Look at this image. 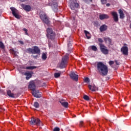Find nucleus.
I'll use <instances>...</instances> for the list:
<instances>
[{"label": "nucleus", "instance_id": "f257e3e1", "mask_svg": "<svg viewBox=\"0 0 131 131\" xmlns=\"http://www.w3.org/2000/svg\"><path fill=\"white\" fill-rule=\"evenodd\" d=\"M98 72L102 76H106L108 74V67L102 62H99L97 64Z\"/></svg>", "mask_w": 131, "mask_h": 131}, {"label": "nucleus", "instance_id": "f03ea898", "mask_svg": "<svg viewBox=\"0 0 131 131\" xmlns=\"http://www.w3.org/2000/svg\"><path fill=\"white\" fill-rule=\"evenodd\" d=\"M69 54H66L64 57H62L61 62L59 64V68H65L68 64V60L69 59Z\"/></svg>", "mask_w": 131, "mask_h": 131}, {"label": "nucleus", "instance_id": "7ed1b4c3", "mask_svg": "<svg viewBox=\"0 0 131 131\" xmlns=\"http://www.w3.org/2000/svg\"><path fill=\"white\" fill-rule=\"evenodd\" d=\"M40 17L41 20L43 21L45 24L48 25V26H50V25L51 24V21L49 19V17L47 16V14L45 12H40Z\"/></svg>", "mask_w": 131, "mask_h": 131}, {"label": "nucleus", "instance_id": "20e7f679", "mask_svg": "<svg viewBox=\"0 0 131 131\" xmlns=\"http://www.w3.org/2000/svg\"><path fill=\"white\" fill-rule=\"evenodd\" d=\"M47 36L49 39H55L56 34L53 31V30L50 28H48L47 30Z\"/></svg>", "mask_w": 131, "mask_h": 131}, {"label": "nucleus", "instance_id": "39448f33", "mask_svg": "<svg viewBox=\"0 0 131 131\" xmlns=\"http://www.w3.org/2000/svg\"><path fill=\"white\" fill-rule=\"evenodd\" d=\"M70 7L71 10H75L79 7V4L77 3L76 0H71L70 2Z\"/></svg>", "mask_w": 131, "mask_h": 131}, {"label": "nucleus", "instance_id": "423d86ee", "mask_svg": "<svg viewBox=\"0 0 131 131\" xmlns=\"http://www.w3.org/2000/svg\"><path fill=\"white\" fill-rule=\"evenodd\" d=\"M10 10L12 13V15L16 18V19H20V15H19V11L15 8V7H11Z\"/></svg>", "mask_w": 131, "mask_h": 131}, {"label": "nucleus", "instance_id": "0eeeda50", "mask_svg": "<svg viewBox=\"0 0 131 131\" xmlns=\"http://www.w3.org/2000/svg\"><path fill=\"white\" fill-rule=\"evenodd\" d=\"M99 46H100V51L102 52V53L104 54V55H108V53H109V50L107 49V47H106V46H105L102 43H100Z\"/></svg>", "mask_w": 131, "mask_h": 131}, {"label": "nucleus", "instance_id": "6e6552de", "mask_svg": "<svg viewBox=\"0 0 131 131\" xmlns=\"http://www.w3.org/2000/svg\"><path fill=\"white\" fill-rule=\"evenodd\" d=\"M31 124L33 125H40V120L38 118H35L32 117L31 119Z\"/></svg>", "mask_w": 131, "mask_h": 131}, {"label": "nucleus", "instance_id": "1a4fd4ad", "mask_svg": "<svg viewBox=\"0 0 131 131\" xmlns=\"http://www.w3.org/2000/svg\"><path fill=\"white\" fill-rule=\"evenodd\" d=\"M28 88L29 90L32 91V92L35 91V89H36V86L35 85V82H34V81H31L29 82Z\"/></svg>", "mask_w": 131, "mask_h": 131}, {"label": "nucleus", "instance_id": "9d476101", "mask_svg": "<svg viewBox=\"0 0 131 131\" xmlns=\"http://www.w3.org/2000/svg\"><path fill=\"white\" fill-rule=\"evenodd\" d=\"M121 52L122 53L123 55L127 56V55H128V48L126 46H123L121 49Z\"/></svg>", "mask_w": 131, "mask_h": 131}, {"label": "nucleus", "instance_id": "9b49d317", "mask_svg": "<svg viewBox=\"0 0 131 131\" xmlns=\"http://www.w3.org/2000/svg\"><path fill=\"white\" fill-rule=\"evenodd\" d=\"M32 94L35 98L41 97V93L39 92L38 90H34V91H32Z\"/></svg>", "mask_w": 131, "mask_h": 131}, {"label": "nucleus", "instance_id": "f8f14e48", "mask_svg": "<svg viewBox=\"0 0 131 131\" xmlns=\"http://www.w3.org/2000/svg\"><path fill=\"white\" fill-rule=\"evenodd\" d=\"M112 16H113V18L114 19V21L115 22H118V14H117V12L115 11H113L111 13Z\"/></svg>", "mask_w": 131, "mask_h": 131}, {"label": "nucleus", "instance_id": "ddd939ff", "mask_svg": "<svg viewBox=\"0 0 131 131\" xmlns=\"http://www.w3.org/2000/svg\"><path fill=\"white\" fill-rule=\"evenodd\" d=\"M49 6H51L52 7L53 6V10L54 12L58 11V3H57V2H53V4L49 3Z\"/></svg>", "mask_w": 131, "mask_h": 131}, {"label": "nucleus", "instance_id": "4468645a", "mask_svg": "<svg viewBox=\"0 0 131 131\" xmlns=\"http://www.w3.org/2000/svg\"><path fill=\"white\" fill-rule=\"evenodd\" d=\"M70 77L72 78V79H73V80H75L76 81H77L78 80V75L74 72H71L70 74Z\"/></svg>", "mask_w": 131, "mask_h": 131}, {"label": "nucleus", "instance_id": "2eb2a0df", "mask_svg": "<svg viewBox=\"0 0 131 131\" xmlns=\"http://www.w3.org/2000/svg\"><path fill=\"white\" fill-rule=\"evenodd\" d=\"M33 74V73L32 72H26L25 73V75H26V79L27 80H28L29 79L31 78L32 77V75Z\"/></svg>", "mask_w": 131, "mask_h": 131}, {"label": "nucleus", "instance_id": "dca6fc26", "mask_svg": "<svg viewBox=\"0 0 131 131\" xmlns=\"http://www.w3.org/2000/svg\"><path fill=\"white\" fill-rule=\"evenodd\" d=\"M59 102L64 108H68V102L65 101V100L63 99H59Z\"/></svg>", "mask_w": 131, "mask_h": 131}, {"label": "nucleus", "instance_id": "f3484780", "mask_svg": "<svg viewBox=\"0 0 131 131\" xmlns=\"http://www.w3.org/2000/svg\"><path fill=\"white\" fill-rule=\"evenodd\" d=\"M33 54H40V49L37 46H34L33 49Z\"/></svg>", "mask_w": 131, "mask_h": 131}, {"label": "nucleus", "instance_id": "a211bd4d", "mask_svg": "<svg viewBox=\"0 0 131 131\" xmlns=\"http://www.w3.org/2000/svg\"><path fill=\"white\" fill-rule=\"evenodd\" d=\"M104 40L105 43H108V45H110L111 46L113 45V43L112 42V39H111L109 37H104Z\"/></svg>", "mask_w": 131, "mask_h": 131}, {"label": "nucleus", "instance_id": "6ab92c4d", "mask_svg": "<svg viewBox=\"0 0 131 131\" xmlns=\"http://www.w3.org/2000/svg\"><path fill=\"white\" fill-rule=\"evenodd\" d=\"M110 16L108 14H100L99 15V19L100 20H104V19H109Z\"/></svg>", "mask_w": 131, "mask_h": 131}, {"label": "nucleus", "instance_id": "aec40b11", "mask_svg": "<svg viewBox=\"0 0 131 131\" xmlns=\"http://www.w3.org/2000/svg\"><path fill=\"white\" fill-rule=\"evenodd\" d=\"M88 88L89 90L92 91L93 92H96V91H98V88L95 85L92 86L91 85H89Z\"/></svg>", "mask_w": 131, "mask_h": 131}, {"label": "nucleus", "instance_id": "412c9836", "mask_svg": "<svg viewBox=\"0 0 131 131\" xmlns=\"http://www.w3.org/2000/svg\"><path fill=\"white\" fill-rule=\"evenodd\" d=\"M118 12H119V14L120 15V19H124L125 16L124 15L123 11H122V10H121V9H119Z\"/></svg>", "mask_w": 131, "mask_h": 131}, {"label": "nucleus", "instance_id": "4be33fe9", "mask_svg": "<svg viewBox=\"0 0 131 131\" xmlns=\"http://www.w3.org/2000/svg\"><path fill=\"white\" fill-rule=\"evenodd\" d=\"M107 28H108L107 25H103L100 27V31L101 32H103V31H106V30H107Z\"/></svg>", "mask_w": 131, "mask_h": 131}, {"label": "nucleus", "instance_id": "5701e85b", "mask_svg": "<svg viewBox=\"0 0 131 131\" xmlns=\"http://www.w3.org/2000/svg\"><path fill=\"white\" fill-rule=\"evenodd\" d=\"M23 8L24 10H25L27 12H29L30 11V10H31V7L29 5H24Z\"/></svg>", "mask_w": 131, "mask_h": 131}, {"label": "nucleus", "instance_id": "b1692460", "mask_svg": "<svg viewBox=\"0 0 131 131\" xmlns=\"http://www.w3.org/2000/svg\"><path fill=\"white\" fill-rule=\"evenodd\" d=\"M84 32L85 34V36L87 39H90L91 37H92V35H91V33H90V32H89L88 31L84 30Z\"/></svg>", "mask_w": 131, "mask_h": 131}, {"label": "nucleus", "instance_id": "393cba45", "mask_svg": "<svg viewBox=\"0 0 131 131\" xmlns=\"http://www.w3.org/2000/svg\"><path fill=\"white\" fill-rule=\"evenodd\" d=\"M7 95L10 98H15V95H14V94L12 93V92H11V91L10 90L7 91Z\"/></svg>", "mask_w": 131, "mask_h": 131}, {"label": "nucleus", "instance_id": "a878e982", "mask_svg": "<svg viewBox=\"0 0 131 131\" xmlns=\"http://www.w3.org/2000/svg\"><path fill=\"white\" fill-rule=\"evenodd\" d=\"M10 51H11V53H12V54L14 55L15 57H17V56H18V54H19V52L18 51H15L13 49L11 50Z\"/></svg>", "mask_w": 131, "mask_h": 131}, {"label": "nucleus", "instance_id": "bb28decb", "mask_svg": "<svg viewBox=\"0 0 131 131\" xmlns=\"http://www.w3.org/2000/svg\"><path fill=\"white\" fill-rule=\"evenodd\" d=\"M36 68H37L36 66H30L27 67L26 69H27L28 70H33V69H35Z\"/></svg>", "mask_w": 131, "mask_h": 131}, {"label": "nucleus", "instance_id": "cd10ccee", "mask_svg": "<svg viewBox=\"0 0 131 131\" xmlns=\"http://www.w3.org/2000/svg\"><path fill=\"white\" fill-rule=\"evenodd\" d=\"M0 50H2V51H5V45L3 42L0 41Z\"/></svg>", "mask_w": 131, "mask_h": 131}, {"label": "nucleus", "instance_id": "c85d7f7f", "mask_svg": "<svg viewBox=\"0 0 131 131\" xmlns=\"http://www.w3.org/2000/svg\"><path fill=\"white\" fill-rule=\"evenodd\" d=\"M26 52L29 54H33V49L32 48H28L26 50Z\"/></svg>", "mask_w": 131, "mask_h": 131}, {"label": "nucleus", "instance_id": "c756f323", "mask_svg": "<svg viewBox=\"0 0 131 131\" xmlns=\"http://www.w3.org/2000/svg\"><path fill=\"white\" fill-rule=\"evenodd\" d=\"M60 75H61V72H60V73H54V77H55V78H58V77H60Z\"/></svg>", "mask_w": 131, "mask_h": 131}, {"label": "nucleus", "instance_id": "7c9ffc66", "mask_svg": "<svg viewBox=\"0 0 131 131\" xmlns=\"http://www.w3.org/2000/svg\"><path fill=\"white\" fill-rule=\"evenodd\" d=\"M33 106L35 108H39V104L37 102H35Z\"/></svg>", "mask_w": 131, "mask_h": 131}, {"label": "nucleus", "instance_id": "2f4dec72", "mask_svg": "<svg viewBox=\"0 0 131 131\" xmlns=\"http://www.w3.org/2000/svg\"><path fill=\"white\" fill-rule=\"evenodd\" d=\"M42 60H46L47 59V55H46V53H43L42 54Z\"/></svg>", "mask_w": 131, "mask_h": 131}, {"label": "nucleus", "instance_id": "473e14b6", "mask_svg": "<svg viewBox=\"0 0 131 131\" xmlns=\"http://www.w3.org/2000/svg\"><path fill=\"white\" fill-rule=\"evenodd\" d=\"M84 100H85L86 101H89L90 100V97L88 95H84L83 96Z\"/></svg>", "mask_w": 131, "mask_h": 131}, {"label": "nucleus", "instance_id": "72a5a7b5", "mask_svg": "<svg viewBox=\"0 0 131 131\" xmlns=\"http://www.w3.org/2000/svg\"><path fill=\"white\" fill-rule=\"evenodd\" d=\"M92 50L93 51H94L95 52H96L97 51V47L96 46H92Z\"/></svg>", "mask_w": 131, "mask_h": 131}, {"label": "nucleus", "instance_id": "f704fd0d", "mask_svg": "<svg viewBox=\"0 0 131 131\" xmlns=\"http://www.w3.org/2000/svg\"><path fill=\"white\" fill-rule=\"evenodd\" d=\"M23 30H24V31H25L26 35H28V36L29 35V34H28V30L27 29L24 28V29H23Z\"/></svg>", "mask_w": 131, "mask_h": 131}, {"label": "nucleus", "instance_id": "c9c22d12", "mask_svg": "<svg viewBox=\"0 0 131 131\" xmlns=\"http://www.w3.org/2000/svg\"><path fill=\"white\" fill-rule=\"evenodd\" d=\"M101 2L102 5H104L105 4H106V3H107V0H101Z\"/></svg>", "mask_w": 131, "mask_h": 131}, {"label": "nucleus", "instance_id": "e433bc0d", "mask_svg": "<svg viewBox=\"0 0 131 131\" xmlns=\"http://www.w3.org/2000/svg\"><path fill=\"white\" fill-rule=\"evenodd\" d=\"M53 131H60V128L56 127L54 128Z\"/></svg>", "mask_w": 131, "mask_h": 131}, {"label": "nucleus", "instance_id": "4c0bfd02", "mask_svg": "<svg viewBox=\"0 0 131 131\" xmlns=\"http://www.w3.org/2000/svg\"><path fill=\"white\" fill-rule=\"evenodd\" d=\"M85 82H89L90 81V79L89 78H85L84 79Z\"/></svg>", "mask_w": 131, "mask_h": 131}, {"label": "nucleus", "instance_id": "58836bf2", "mask_svg": "<svg viewBox=\"0 0 131 131\" xmlns=\"http://www.w3.org/2000/svg\"><path fill=\"white\" fill-rule=\"evenodd\" d=\"M83 124V122L82 121H80L79 126L80 127L82 126Z\"/></svg>", "mask_w": 131, "mask_h": 131}, {"label": "nucleus", "instance_id": "ea45409f", "mask_svg": "<svg viewBox=\"0 0 131 131\" xmlns=\"http://www.w3.org/2000/svg\"><path fill=\"white\" fill-rule=\"evenodd\" d=\"M109 64H110V65H113V64H114V61L111 60L109 62Z\"/></svg>", "mask_w": 131, "mask_h": 131}, {"label": "nucleus", "instance_id": "a19ab883", "mask_svg": "<svg viewBox=\"0 0 131 131\" xmlns=\"http://www.w3.org/2000/svg\"><path fill=\"white\" fill-rule=\"evenodd\" d=\"M98 41H99V42H103L104 41H103L102 38H98Z\"/></svg>", "mask_w": 131, "mask_h": 131}, {"label": "nucleus", "instance_id": "79ce46f5", "mask_svg": "<svg viewBox=\"0 0 131 131\" xmlns=\"http://www.w3.org/2000/svg\"><path fill=\"white\" fill-rule=\"evenodd\" d=\"M18 41L19 43H20V45H24V42H23V41L19 40Z\"/></svg>", "mask_w": 131, "mask_h": 131}, {"label": "nucleus", "instance_id": "37998d69", "mask_svg": "<svg viewBox=\"0 0 131 131\" xmlns=\"http://www.w3.org/2000/svg\"><path fill=\"white\" fill-rule=\"evenodd\" d=\"M115 62H116V65H119L120 64L119 61H118V60H115Z\"/></svg>", "mask_w": 131, "mask_h": 131}, {"label": "nucleus", "instance_id": "c03bdc74", "mask_svg": "<svg viewBox=\"0 0 131 131\" xmlns=\"http://www.w3.org/2000/svg\"><path fill=\"white\" fill-rule=\"evenodd\" d=\"M20 2H27L28 0H19Z\"/></svg>", "mask_w": 131, "mask_h": 131}, {"label": "nucleus", "instance_id": "a18cd8bd", "mask_svg": "<svg viewBox=\"0 0 131 131\" xmlns=\"http://www.w3.org/2000/svg\"><path fill=\"white\" fill-rule=\"evenodd\" d=\"M110 6V4H106V7H109Z\"/></svg>", "mask_w": 131, "mask_h": 131}, {"label": "nucleus", "instance_id": "49530a36", "mask_svg": "<svg viewBox=\"0 0 131 131\" xmlns=\"http://www.w3.org/2000/svg\"><path fill=\"white\" fill-rule=\"evenodd\" d=\"M69 46H71V44L70 43H68V46L69 47Z\"/></svg>", "mask_w": 131, "mask_h": 131}, {"label": "nucleus", "instance_id": "de8ad7c7", "mask_svg": "<svg viewBox=\"0 0 131 131\" xmlns=\"http://www.w3.org/2000/svg\"><path fill=\"white\" fill-rule=\"evenodd\" d=\"M32 57H33V58H37V56H32Z\"/></svg>", "mask_w": 131, "mask_h": 131}, {"label": "nucleus", "instance_id": "09e8293b", "mask_svg": "<svg viewBox=\"0 0 131 131\" xmlns=\"http://www.w3.org/2000/svg\"><path fill=\"white\" fill-rule=\"evenodd\" d=\"M89 1H90V2H92V0H89Z\"/></svg>", "mask_w": 131, "mask_h": 131}]
</instances>
